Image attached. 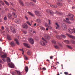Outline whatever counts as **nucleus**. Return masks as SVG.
<instances>
[{"instance_id": "obj_5", "label": "nucleus", "mask_w": 75, "mask_h": 75, "mask_svg": "<svg viewBox=\"0 0 75 75\" xmlns=\"http://www.w3.org/2000/svg\"><path fill=\"white\" fill-rule=\"evenodd\" d=\"M61 26L63 30H65L67 28V25L65 23H62Z\"/></svg>"}, {"instance_id": "obj_55", "label": "nucleus", "mask_w": 75, "mask_h": 75, "mask_svg": "<svg viewBox=\"0 0 75 75\" xmlns=\"http://www.w3.org/2000/svg\"><path fill=\"white\" fill-rule=\"evenodd\" d=\"M1 29L2 30H4V27L3 26H2Z\"/></svg>"}, {"instance_id": "obj_7", "label": "nucleus", "mask_w": 75, "mask_h": 75, "mask_svg": "<svg viewBox=\"0 0 75 75\" xmlns=\"http://www.w3.org/2000/svg\"><path fill=\"white\" fill-rule=\"evenodd\" d=\"M11 32L13 33H16V30L13 27H11Z\"/></svg>"}, {"instance_id": "obj_16", "label": "nucleus", "mask_w": 75, "mask_h": 75, "mask_svg": "<svg viewBox=\"0 0 75 75\" xmlns=\"http://www.w3.org/2000/svg\"><path fill=\"white\" fill-rule=\"evenodd\" d=\"M7 38L8 40H11V37L9 35H7Z\"/></svg>"}, {"instance_id": "obj_1", "label": "nucleus", "mask_w": 75, "mask_h": 75, "mask_svg": "<svg viewBox=\"0 0 75 75\" xmlns=\"http://www.w3.org/2000/svg\"><path fill=\"white\" fill-rule=\"evenodd\" d=\"M42 40L43 41H41L40 42V44L42 46H45L46 44V43H47V42L43 38H42Z\"/></svg>"}, {"instance_id": "obj_20", "label": "nucleus", "mask_w": 75, "mask_h": 75, "mask_svg": "<svg viewBox=\"0 0 75 75\" xmlns=\"http://www.w3.org/2000/svg\"><path fill=\"white\" fill-rule=\"evenodd\" d=\"M27 54L28 55H31V51L30 50H28V51Z\"/></svg>"}, {"instance_id": "obj_58", "label": "nucleus", "mask_w": 75, "mask_h": 75, "mask_svg": "<svg viewBox=\"0 0 75 75\" xmlns=\"http://www.w3.org/2000/svg\"><path fill=\"white\" fill-rule=\"evenodd\" d=\"M68 2L69 3H71V1L69 0L68 1Z\"/></svg>"}, {"instance_id": "obj_42", "label": "nucleus", "mask_w": 75, "mask_h": 75, "mask_svg": "<svg viewBox=\"0 0 75 75\" xmlns=\"http://www.w3.org/2000/svg\"><path fill=\"white\" fill-rule=\"evenodd\" d=\"M13 14L14 15V17L15 18H16L17 17V16L16 15H15V13H14V12H13Z\"/></svg>"}, {"instance_id": "obj_50", "label": "nucleus", "mask_w": 75, "mask_h": 75, "mask_svg": "<svg viewBox=\"0 0 75 75\" xmlns=\"http://www.w3.org/2000/svg\"><path fill=\"white\" fill-rule=\"evenodd\" d=\"M25 18H26V20H28V18H27V16H25Z\"/></svg>"}, {"instance_id": "obj_22", "label": "nucleus", "mask_w": 75, "mask_h": 75, "mask_svg": "<svg viewBox=\"0 0 75 75\" xmlns=\"http://www.w3.org/2000/svg\"><path fill=\"white\" fill-rule=\"evenodd\" d=\"M25 70L26 72H28V67H26L25 69Z\"/></svg>"}, {"instance_id": "obj_2", "label": "nucleus", "mask_w": 75, "mask_h": 75, "mask_svg": "<svg viewBox=\"0 0 75 75\" xmlns=\"http://www.w3.org/2000/svg\"><path fill=\"white\" fill-rule=\"evenodd\" d=\"M56 37L58 39H61V38H66V36L63 35H62L60 36L59 35H57Z\"/></svg>"}, {"instance_id": "obj_53", "label": "nucleus", "mask_w": 75, "mask_h": 75, "mask_svg": "<svg viewBox=\"0 0 75 75\" xmlns=\"http://www.w3.org/2000/svg\"><path fill=\"white\" fill-rule=\"evenodd\" d=\"M19 50L20 51H23V49H19Z\"/></svg>"}, {"instance_id": "obj_43", "label": "nucleus", "mask_w": 75, "mask_h": 75, "mask_svg": "<svg viewBox=\"0 0 75 75\" xmlns=\"http://www.w3.org/2000/svg\"><path fill=\"white\" fill-rule=\"evenodd\" d=\"M42 69L44 71H45V70H46V68H45V67H43L42 68Z\"/></svg>"}, {"instance_id": "obj_45", "label": "nucleus", "mask_w": 75, "mask_h": 75, "mask_svg": "<svg viewBox=\"0 0 75 75\" xmlns=\"http://www.w3.org/2000/svg\"><path fill=\"white\" fill-rule=\"evenodd\" d=\"M48 21H49V25H51V21L50 20H49Z\"/></svg>"}, {"instance_id": "obj_39", "label": "nucleus", "mask_w": 75, "mask_h": 75, "mask_svg": "<svg viewBox=\"0 0 75 75\" xmlns=\"http://www.w3.org/2000/svg\"><path fill=\"white\" fill-rule=\"evenodd\" d=\"M67 47L68 48H69L70 49H72V47H71L70 46L67 45Z\"/></svg>"}, {"instance_id": "obj_49", "label": "nucleus", "mask_w": 75, "mask_h": 75, "mask_svg": "<svg viewBox=\"0 0 75 75\" xmlns=\"http://www.w3.org/2000/svg\"><path fill=\"white\" fill-rule=\"evenodd\" d=\"M64 74L65 75H68V72H64Z\"/></svg>"}, {"instance_id": "obj_52", "label": "nucleus", "mask_w": 75, "mask_h": 75, "mask_svg": "<svg viewBox=\"0 0 75 75\" xmlns=\"http://www.w3.org/2000/svg\"><path fill=\"white\" fill-rule=\"evenodd\" d=\"M57 6L56 5H54V8H57Z\"/></svg>"}, {"instance_id": "obj_51", "label": "nucleus", "mask_w": 75, "mask_h": 75, "mask_svg": "<svg viewBox=\"0 0 75 75\" xmlns=\"http://www.w3.org/2000/svg\"><path fill=\"white\" fill-rule=\"evenodd\" d=\"M32 33H35V34H36V32H35V30H33V32H32Z\"/></svg>"}, {"instance_id": "obj_35", "label": "nucleus", "mask_w": 75, "mask_h": 75, "mask_svg": "<svg viewBox=\"0 0 75 75\" xmlns=\"http://www.w3.org/2000/svg\"><path fill=\"white\" fill-rule=\"evenodd\" d=\"M35 13L36 15H38L39 14V11H35Z\"/></svg>"}, {"instance_id": "obj_63", "label": "nucleus", "mask_w": 75, "mask_h": 75, "mask_svg": "<svg viewBox=\"0 0 75 75\" xmlns=\"http://www.w3.org/2000/svg\"><path fill=\"white\" fill-rule=\"evenodd\" d=\"M58 45H59V46H61V44L58 43Z\"/></svg>"}, {"instance_id": "obj_37", "label": "nucleus", "mask_w": 75, "mask_h": 75, "mask_svg": "<svg viewBox=\"0 0 75 75\" xmlns=\"http://www.w3.org/2000/svg\"><path fill=\"white\" fill-rule=\"evenodd\" d=\"M34 30L32 28H30V31L31 32H33V31Z\"/></svg>"}, {"instance_id": "obj_59", "label": "nucleus", "mask_w": 75, "mask_h": 75, "mask_svg": "<svg viewBox=\"0 0 75 75\" xmlns=\"http://www.w3.org/2000/svg\"><path fill=\"white\" fill-rule=\"evenodd\" d=\"M59 12L58 11H56V13L57 14H59Z\"/></svg>"}, {"instance_id": "obj_34", "label": "nucleus", "mask_w": 75, "mask_h": 75, "mask_svg": "<svg viewBox=\"0 0 75 75\" xmlns=\"http://www.w3.org/2000/svg\"><path fill=\"white\" fill-rule=\"evenodd\" d=\"M71 42L73 44H75V41L74 40H71Z\"/></svg>"}, {"instance_id": "obj_21", "label": "nucleus", "mask_w": 75, "mask_h": 75, "mask_svg": "<svg viewBox=\"0 0 75 75\" xmlns=\"http://www.w3.org/2000/svg\"><path fill=\"white\" fill-rule=\"evenodd\" d=\"M28 14H29V15H30V16H32V17H34V14L33 13L30 12H28Z\"/></svg>"}, {"instance_id": "obj_30", "label": "nucleus", "mask_w": 75, "mask_h": 75, "mask_svg": "<svg viewBox=\"0 0 75 75\" xmlns=\"http://www.w3.org/2000/svg\"><path fill=\"white\" fill-rule=\"evenodd\" d=\"M64 42H66V44H69V43H70V42H69V41L68 40H64Z\"/></svg>"}, {"instance_id": "obj_61", "label": "nucleus", "mask_w": 75, "mask_h": 75, "mask_svg": "<svg viewBox=\"0 0 75 75\" xmlns=\"http://www.w3.org/2000/svg\"><path fill=\"white\" fill-rule=\"evenodd\" d=\"M56 65H57V64H59V62H56Z\"/></svg>"}, {"instance_id": "obj_62", "label": "nucleus", "mask_w": 75, "mask_h": 75, "mask_svg": "<svg viewBox=\"0 0 75 75\" xmlns=\"http://www.w3.org/2000/svg\"><path fill=\"white\" fill-rule=\"evenodd\" d=\"M49 11V10L47 9L46 11V12H47V13H48V11Z\"/></svg>"}, {"instance_id": "obj_3", "label": "nucleus", "mask_w": 75, "mask_h": 75, "mask_svg": "<svg viewBox=\"0 0 75 75\" xmlns=\"http://www.w3.org/2000/svg\"><path fill=\"white\" fill-rule=\"evenodd\" d=\"M68 16L69 17V18H70V20L73 21L74 20V18H73V17H74V15L72 14H69L68 15Z\"/></svg>"}, {"instance_id": "obj_8", "label": "nucleus", "mask_w": 75, "mask_h": 75, "mask_svg": "<svg viewBox=\"0 0 75 75\" xmlns=\"http://www.w3.org/2000/svg\"><path fill=\"white\" fill-rule=\"evenodd\" d=\"M28 40L29 42H30L31 44H34V40H33V39L31 38H29Z\"/></svg>"}, {"instance_id": "obj_25", "label": "nucleus", "mask_w": 75, "mask_h": 75, "mask_svg": "<svg viewBox=\"0 0 75 75\" xmlns=\"http://www.w3.org/2000/svg\"><path fill=\"white\" fill-rule=\"evenodd\" d=\"M19 2L21 3V4L22 6H24V4L23 3V2L21 0H19Z\"/></svg>"}, {"instance_id": "obj_6", "label": "nucleus", "mask_w": 75, "mask_h": 75, "mask_svg": "<svg viewBox=\"0 0 75 75\" xmlns=\"http://www.w3.org/2000/svg\"><path fill=\"white\" fill-rule=\"evenodd\" d=\"M8 65H9L10 68H14V64L12 63H8Z\"/></svg>"}, {"instance_id": "obj_19", "label": "nucleus", "mask_w": 75, "mask_h": 75, "mask_svg": "<svg viewBox=\"0 0 75 75\" xmlns=\"http://www.w3.org/2000/svg\"><path fill=\"white\" fill-rule=\"evenodd\" d=\"M10 44L12 46V47H14V46H15V45H16V44H14V42H11Z\"/></svg>"}, {"instance_id": "obj_56", "label": "nucleus", "mask_w": 75, "mask_h": 75, "mask_svg": "<svg viewBox=\"0 0 75 75\" xmlns=\"http://www.w3.org/2000/svg\"><path fill=\"white\" fill-rule=\"evenodd\" d=\"M50 59H52V58H53V56H50Z\"/></svg>"}, {"instance_id": "obj_17", "label": "nucleus", "mask_w": 75, "mask_h": 75, "mask_svg": "<svg viewBox=\"0 0 75 75\" xmlns=\"http://www.w3.org/2000/svg\"><path fill=\"white\" fill-rule=\"evenodd\" d=\"M68 31L70 34H72L73 33V30L71 29H69Z\"/></svg>"}, {"instance_id": "obj_41", "label": "nucleus", "mask_w": 75, "mask_h": 75, "mask_svg": "<svg viewBox=\"0 0 75 75\" xmlns=\"http://www.w3.org/2000/svg\"><path fill=\"white\" fill-rule=\"evenodd\" d=\"M7 16H5L4 17V20H7Z\"/></svg>"}, {"instance_id": "obj_28", "label": "nucleus", "mask_w": 75, "mask_h": 75, "mask_svg": "<svg viewBox=\"0 0 75 75\" xmlns=\"http://www.w3.org/2000/svg\"><path fill=\"white\" fill-rule=\"evenodd\" d=\"M7 54H4L1 56L2 58H6L7 57Z\"/></svg>"}, {"instance_id": "obj_11", "label": "nucleus", "mask_w": 75, "mask_h": 75, "mask_svg": "<svg viewBox=\"0 0 75 75\" xmlns=\"http://www.w3.org/2000/svg\"><path fill=\"white\" fill-rule=\"evenodd\" d=\"M15 22L17 24H19L21 23V20L20 19H18L17 20L15 21Z\"/></svg>"}, {"instance_id": "obj_29", "label": "nucleus", "mask_w": 75, "mask_h": 75, "mask_svg": "<svg viewBox=\"0 0 75 75\" xmlns=\"http://www.w3.org/2000/svg\"><path fill=\"white\" fill-rule=\"evenodd\" d=\"M4 2H5V3L7 6H9L10 5L9 4H8V3L6 1H4Z\"/></svg>"}, {"instance_id": "obj_40", "label": "nucleus", "mask_w": 75, "mask_h": 75, "mask_svg": "<svg viewBox=\"0 0 75 75\" xmlns=\"http://www.w3.org/2000/svg\"><path fill=\"white\" fill-rule=\"evenodd\" d=\"M52 43H54V44H56V41L55 40H53L52 41Z\"/></svg>"}, {"instance_id": "obj_31", "label": "nucleus", "mask_w": 75, "mask_h": 75, "mask_svg": "<svg viewBox=\"0 0 75 75\" xmlns=\"http://www.w3.org/2000/svg\"><path fill=\"white\" fill-rule=\"evenodd\" d=\"M8 16L9 18H11V14L9 13L8 14Z\"/></svg>"}, {"instance_id": "obj_32", "label": "nucleus", "mask_w": 75, "mask_h": 75, "mask_svg": "<svg viewBox=\"0 0 75 75\" xmlns=\"http://www.w3.org/2000/svg\"><path fill=\"white\" fill-rule=\"evenodd\" d=\"M6 61L7 62H10V58H9L8 57L6 59Z\"/></svg>"}, {"instance_id": "obj_57", "label": "nucleus", "mask_w": 75, "mask_h": 75, "mask_svg": "<svg viewBox=\"0 0 75 75\" xmlns=\"http://www.w3.org/2000/svg\"><path fill=\"white\" fill-rule=\"evenodd\" d=\"M23 33H24V34H26L27 33V31H23Z\"/></svg>"}, {"instance_id": "obj_18", "label": "nucleus", "mask_w": 75, "mask_h": 75, "mask_svg": "<svg viewBox=\"0 0 75 75\" xmlns=\"http://www.w3.org/2000/svg\"><path fill=\"white\" fill-rule=\"evenodd\" d=\"M15 41H16V44H18V45H19V42H18V40H17V39L16 38H15V40H14Z\"/></svg>"}, {"instance_id": "obj_36", "label": "nucleus", "mask_w": 75, "mask_h": 75, "mask_svg": "<svg viewBox=\"0 0 75 75\" xmlns=\"http://www.w3.org/2000/svg\"><path fill=\"white\" fill-rule=\"evenodd\" d=\"M26 23H27L28 25H30V26H31V24L30 23V22H29V21H28L26 22Z\"/></svg>"}, {"instance_id": "obj_9", "label": "nucleus", "mask_w": 75, "mask_h": 75, "mask_svg": "<svg viewBox=\"0 0 75 75\" xmlns=\"http://www.w3.org/2000/svg\"><path fill=\"white\" fill-rule=\"evenodd\" d=\"M66 35H67L69 37H70V38H72L73 40H75V37L72 36L69 34H66Z\"/></svg>"}, {"instance_id": "obj_12", "label": "nucleus", "mask_w": 75, "mask_h": 75, "mask_svg": "<svg viewBox=\"0 0 75 75\" xmlns=\"http://www.w3.org/2000/svg\"><path fill=\"white\" fill-rule=\"evenodd\" d=\"M45 26H46V27L47 28H49L50 29H51L52 28V27L51 26L48 25V24L47 23L45 24Z\"/></svg>"}, {"instance_id": "obj_10", "label": "nucleus", "mask_w": 75, "mask_h": 75, "mask_svg": "<svg viewBox=\"0 0 75 75\" xmlns=\"http://www.w3.org/2000/svg\"><path fill=\"white\" fill-rule=\"evenodd\" d=\"M14 72L15 74H17V75H22L21 73L19 71H17L16 70H15Z\"/></svg>"}, {"instance_id": "obj_26", "label": "nucleus", "mask_w": 75, "mask_h": 75, "mask_svg": "<svg viewBox=\"0 0 75 75\" xmlns=\"http://www.w3.org/2000/svg\"><path fill=\"white\" fill-rule=\"evenodd\" d=\"M56 25H57V27L56 28V29H58L59 27V25L58 24V23H55Z\"/></svg>"}, {"instance_id": "obj_4", "label": "nucleus", "mask_w": 75, "mask_h": 75, "mask_svg": "<svg viewBox=\"0 0 75 75\" xmlns=\"http://www.w3.org/2000/svg\"><path fill=\"white\" fill-rule=\"evenodd\" d=\"M66 20H64V22H65L66 23H68V24H72V22H71L69 21V19L68 18H66Z\"/></svg>"}, {"instance_id": "obj_24", "label": "nucleus", "mask_w": 75, "mask_h": 75, "mask_svg": "<svg viewBox=\"0 0 75 75\" xmlns=\"http://www.w3.org/2000/svg\"><path fill=\"white\" fill-rule=\"evenodd\" d=\"M57 4L58 6H62V4L60 2L57 3Z\"/></svg>"}, {"instance_id": "obj_15", "label": "nucleus", "mask_w": 75, "mask_h": 75, "mask_svg": "<svg viewBox=\"0 0 75 75\" xmlns=\"http://www.w3.org/2000/svg\"><path fill=\"white\" fill-rule=\"evenodd\" d=\"M45 38H46V40H49V39H50V37H49V36H48V35L47 34L45 35Z\"/></svg>"}, {"instance_id": "obj_47", "label": "nucleus", "mask_w": 75, "mask_h": 75, "mask_svg": "<svg viewBox=\"0 0 75 75\" xmlns=\"http://www.w3.org/2000/svg\"><path fill=\"white\" fill-rule=\"evenodd\" d=\"M50 6L51 7H53V8H54V5H51Z\"/></svg>"}, {"instance_id": "obj_14", "label": "nucleus", "mask_w": 75, "mask_h": 75, "mask_svg": "<svg viewBox=\"0 0 75 75\" xmlns=\"http://www.w3.org/2000/svg\"><path fill=\"white\" fill-rule=\"evenodd\" d=\"M24 46H25V47H27V48H30L31 47V46H30V45H29L27 44L24 43Z\"/></svg>"}, {"instance_id": "obj_54", "label": "nucleus", "mask_w": 75, "mask_h": 75, "mask_svg": "<svg viewBox=\"0 0 75 75\" xmlns=\"http://www.w3.org/2000/svg\"><path fill=\"white\" fill-rule=\"evenodd\" d=\"M1 4H2V5H4V3H3V2H1Z\"/></svg>"}, {"instance_id": "obj_13", "label": "nucleus", "mask_w": 75, "mask_h": 75, "mask_svg": "<svg viewBox=\"0 0 75 75\" xmlns=\"http://www.w3.org/2000/svg\"><path fill=\"white\" fill-rule=\"evenodd\" d=\"M23 28H28V25L26 23H25L23 25Z\"/></svg>"}, {"instance_id": "obj_48", "label": "nucleus", "mask_w": 75, "mask_h": 75, "mask_svg": "<svg viewBox=\"0 0 75 75\" xmlns=\"http://www.w3.org/2000/svg\"><path fill=\"white\" fill-rule=\"evenodd\" d=\"M31 0V1H33L34 2H35V3H36V1H36V0Z\"/></svg>"}, {"instance_id": "obj_38", "label": "nucleus", "mask_w": 75, "mask_h": 75, "mask_svg": "<svg viewBox=\"0 0 75 75\" xmlns=\"http://www.w3.org/2000/svg\"><path fill=\"white\" fill-rule=\"evenodd\" d=\"M40 29H41L42 30H45V28H44V27H40Z\"/></svg>"}, {"instance_id": "obj_33", "label": "nucleus", "mask_w": 75, "mask_h": 75, "mask_svg": "<svg viewBox=\"0 0 75 75\" xmlns=\"http://www.w3.org/2000/svg\"><path fill=\"white\" fill-rule=\"evenodd\" d=\"M54 48H56V49L59 48V46H58V45H54Z\"/></svg>"}, {"instance_id": "obj_23", "label": "nucleus", "mask_w": 75, "mask_h": 75, "mask_svg": "<svg viewBox=\"0 0 75 75\" xmlns=\"http://www.w3.org/2000/svg\"><path fill=\"white\" fill-rule=\"evenodd\" d=\"M36 21L38 23H39V24H40L41 23V21L40 19H38L36 20Z\"/></svg>"}, {"instance_id": "obj_27", "label": "nucleus", "mask_w": 75, "mask_h": 75, "mask_svg": "<svg viewBox=\"0 0 75 75\" xmlns=\"http://www.w3.org/2000/svg\"><path fill=\"white\" fill-rule=\"evenodd\" d=\"M24 57L25 59L26 60H28V57L27 56L25 55H24Z\"/></svg>"}, {"instance_id": "obj_64", "label": "nucleus", "mask_w": 75, "mask_h": 75, "mask_svg": "<svg viewBox=\"0 0 75 75\" xmlns=\"http://www.w3.org/2000/svg\"><path fill=\"white\" fill-rule=\"evenodd\" d=\"M48 62H50V60L48 59L46 60Z\"/></svg>"}, {"instance_id": "obj_46", "label": "nucleus", "mask_w": 75, "mask_h": 75, "mask_svg": "<svg viewBox=\"0 0 75 75\" xmlns=\"http://www.w3.org/2000/svg\"><path fill=\"white\" fill-rule=\"evenodd\" d=\"M3 61L4 62H6V59L5 58H3L2 59Z\"/></svg>"}, {"instance_id": "obj_60", "label": "nucleus", "mask_w": 75, "mask_h": 75, "mask_svg": "<svg viewBox=\"0 0 75 75\" xmlns=\"http://www.w3.org/2000/svg\"><path fill=\"white\" fill-rule=\"evenodd\" d=\"M2 21V19L1 18L0 19V22H1Z\"/></svg>"}, {"instance_id": "obj_44", "label": "nucleus", "mask_w": 75, "mask_h": 75, "mask_svg": "<svg viewBox=\"0 0 75 75\" xmlns=\"http://www.w3.org/2000/svg\"><path fill=\"white\" fill-rule=\"evenodd\" d=\"M73 32L75 34V29L74 28L73 29Z\"/></svg>"}]
</instances>
